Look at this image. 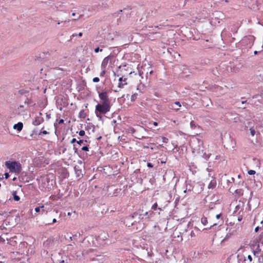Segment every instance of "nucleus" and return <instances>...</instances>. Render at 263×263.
Instances as JSON below:
<instances>
[{
    "label": "nucleus",
    "mask_w": 263,
    "mask_h": 263,
    "mask_svg": "<svg viewBox=\"0 0 263 263\" xmlns=\"http://www.w3.org/2000/svg\"><path fill=\"white\" fill-rule=\"evenodd\" d=\"M110 108V104L98 103L95 107V114L100 120H102V116L101 115H104L109 112Z\"/></svg>",
    "instance_id": "obj_1"
},
{
    "label": "nucleus",
    "mask_w": 263,
    "mask_h": 263,
    "mask_svg": "<svg viewBox=\"0 0 263 263\" xmlns=\"http://www.w3.org/2000/svg\"><path fill=\"white\" fill-rule=\"evenodd\" d=\"M5 165L9 170L10 172L14 173L15 174H19L22 170V165L18 161H7Z\"/></svg>",
    "instance_id": "obj_2"
},
{
    "label": "nucleus",
    "mask_w": 263,
    "mask_h": 263,
    "mask_svg": "<svg viewBox=\"0 0 263 263\" xmlns=\"http://www.w3.org/2000/svg\"><path fill=\"white\" fill-rule=\"evenodd\" d=\"M99 97L100 99V103L110 104V101L106 91H103L101 92H99Z\"/></svg>",
    "instance_id": "obj_3"
},
{
    "label": "nucleus",
    "mask_w": 263,
    "mask_h": 263,
    "mask_svg": "<svg viewBox=\"0 0 263 263\" xmlns=\"http://www.w3.org/2000/svg\"><path fill=\"white\" fill-rule=\"evenodd\" d=\"M153 72L154 71L152 70H151L149 71H146L145 80H144L143 77L141 76V78L143 79V80H140L141 84H142L143 85L149 84L151 80V75L153 73Z\"/></svg>",
    "instance_id": "obj_4"
},
{
    "label": "nucleus",
    "mask_w": 263,
    "mask_h": 263,
    "mask_svg": "<svg viewBox=\"0 0 263 263\" xmlns=\"http://www.w3.org/2000/svg\"><path fill=\"white\" fill-rule=\"evenodd\" d=\"M131 216L135 224L139 223L141 220L144 218V215L143 214L140 213L139 212L134 213V214Z\"/></svg>",
    "instance_id": "obj_5"
},
{
    "label": "nucleus",
    "mask_w": 263,
    "mask_h": 263,
    "mask_svg": "<svg viewBox=\"0 0 263 263\" xmlns=\"http://www.w3.org/2000/svg\"><path fill=\"white\" fill-rule=\"evenodd\" d=\"M39 116L35 117V119L33 120L32 124L34 126H37L43 123L44 121V118L42 117V114L39 112Z\"/></svg>",
    "instance_id": "obj_6"
},
{
    "label": "nucleus",
    "mask_w": 263,
    "mask_h": 263,
    "mask_svg": "<svg viewBox=\"0 0 263 263\" xmlns=\"http://www.w3.org/2000/svg\"><path fill=\"white\" fill-rule=\"evenodd\" d=\"M124 223L126 226L130 227L135 225L134 220L131 215H129L126 217L124 220Z\"/></svg>",
    "instance_id": "obj_7"
},
{
    "label": "nucleus",
    "mask_w": 263,
    "mask_h": 263,
    "mask_svg": "<svg viewBox=\"0 0 263 263\" xmlns=\"http://www.w3.org/2000/svg\"><path fill=\"white\" fill-rule=\"evenodd\" d=\"M181 106L180 103L179 101L175 102L171 104L169 106V107L171 109L175 110V111H178L180 107Z\"/></svg>",
    "instance_id": "obj_8"
},
{
    "label": "nucleus",
    "mask_w": 263,
    "mask_h": 263,
    "mask_svg": "<svg viewBox=\"0 0 263 263\" xmlns=\"http://www.w3.org/2000/svg\"><path fill=\"white\" fill-rule=\"evenodd\" d=\"M109 59V56H107L103 59L101 64V69H106V66L108 63Z\"/></svg>",
    "instance_id": "obj_9"
},
{
    "label": "nucleus",
    "mask_w": 263,
    "mask_h": 263,
    "mask_svg": "<svg viewBox=\"0 0 263 263\" xmlns=\"http://www.w3.org/2000/svg\"><path fill=\"white\" fill-rule=\"evenodd\" d=\"M23 127V124L22 122H18L16 124H15L13 125V128L14 129H16L18 132H20L22 130Z\"/></svg>",
    "instance_id": "obj_10"
},
{
    "label": "nucleus",
    "mask_w": 263,
    "mask_h": 263,
    "mask_svg": "<svg viewBox=\"0 0 263 263\" xmlns=\"http://www.w3.org/2000/svg\"><path fill=\"white\" fill-rule=\"evenodd\" d=\"M237 259L238 263H246V257L243 255L238 254Z\"/></svg>",
    "instance_id": "obj_11"
},
{
    "label": "nucleus",
    "mask_w": 263,
    "mask_h": 263,
    "mask_svg": "<svg viewBox=\"0 0 263 263\" xmlns=\"http://www.w3.org/2000/svg\"><path fill=\"white\" fill-rule=\"evenodd\" d=\"M216 186V181L215 178L213 179L208 185V189H213Z\"/></svg>",
    "instance_id": "obj_12"
},
{
    "label": "nucleus",
    "mask_w": 263,
    "mask_h": 263,
    "mask_svg": "<svg viewBox=\"0 0 263 263\" xmlns=\"http://www.w3.org/2000/svg\"><path fill=\"white\" fill-rule=\"evenodd\" d=\"M126 80V78H125V79L123 80L122 77L120 78H119V82H119V84H118V86H119V87H123V86L124 85H126V83H122V82H123V81H125Z\"/></svg>",
    "instance_id": "obj_13"
},
{
    "label": "nucleus",
    "mask_w": 263,
    "mask_h": 263,
    "mask_svg": "<svg viewBox=\"0 0 263 263\" xmlns=\"http://www.w3.org/2000/svg\"><path fill=\"white\" fill-rule=\"evenodd\" d=\"M74 171H75L76 174H77V177H80V176H83L82 170L81 169H78L76 166H75Z\"/></svg>",
    "instance_id": "obj_14"
},
{
    "label": "nucleus",
    "mask_w": 263,
    "mask_h": 263,
    "mask_svg": "<svg viewBox=\"0 0 263 263\" xmlns=\"http://www.w3.org/2000/svg\"><path fill=\"white\" fill-rule=\"evenodd\" d=\"M16 194H17L16 191H13L12 195H13V199L15 201H18L20 200V197L18 195H17Z\"/></svg>",
    "instance_id": "obj_15"
},
{
    "label": "nucleus",
    "mask_w": 263,
    "mask_h": 263,
    "mask_svg": "<svg viewBox=\"0 0 263 263\" xmlns=\"http://www.w3.org/2000/svg\"><path fill=\"white\" fill-rule=\"evenodd\" d=\"M81 234L80 233H77L76 234H75L74 235H73L72 236H70L69 237V239L70 240H72L73 239H76L78 238H79L80 236H81Z\"/></svg>",
    "instance_id": "obj_16"
},
{
    "label": "nucleus",
    "mask_w": 263,
    "mask_h": 263,
    "mask_svg": "<svg viewBox=\"0 0 263 263\" xmlns=\"http://www.w3.org/2000/svg\"><path fill=\"white\" fill-rule=\"evenodd\" d=\"M190 126L192 129H195L196 127L199 128L200 126L196 124V123L192 121L190 123Z\"/></svg>",
    "instance_id": "obj_17"
},
{
    "label": "nucleus",
    "mask_w": 263,
    "mask_h": 263,
    "mask_svg": "<svg viewBox=\"0 0 263 263\" xmlns=\"http://www.w3.org/2000/svg\"><path fill=\"white\" fill-rule=\"evenodd\" d=\"M86 143H87V140H81V139H79L78 141H77V144H79V145H83V146L85 145H86Z\"/></svg>",
    "instance_id": "obj_18"
},
{
    "label": "nucleus",
    "mask_w": 263,
    "mask_h": 263,
    "mask_svg": "<svg viewBox=\"0 0 263 263\" xmlns=\"http://www.w3.org/2000/svg\"><path fill=\"white\" fill-rule=\"evenodd\" d=\"M24 103H25V104H27V105H29V104H31L32 105H35V104L33 103L32 100L31 99H28V98H27L26 99Z\"/></svg>",
    "instance_id": "obj_19"
},
{
    "label": "nucleus",
    "mask_w": 263,
    "mask_h": 263,
    "mask_svg": "<svg viewBox=\"0 0 263 263\" xmlns=\"http://www.w3.org/2000/svg\"><path fill=\"white\" fill-rule=\"evenodd\" d=\"M86 116H87L86 113L85 112V111L84 110H82L80 111V112L79 113V117L80 118L84 119L86 118Z\"/></svg>",
    "instance_id": "obj_20"
},
{
    "label": "nucleus",
    "mask_w": 263,
    "mask_h": 263,
    "mask_svg": "<svg viewBox=\"0 0 263 263\" xmlns=\"http://www.w3.org/2000/svg\"><path fill=\"white\" fill-rule=\"evenodd\" d=\"M232 235V233H228L224 238L221 240V242L227 241L231 237Z\"/></svg>",
    "instance_id": "obj_21"
},
{
    "label": "nucleus",
    "mask_w": 263,
    "mask_h": 263,
    "mask_svg": "<svg viewBox=\"0 0 263 263\" xmlns=\"http://www.w3.org/2000/svg\"><path fill=\"white\" fill-rule=\"evenodd\" d=\"M89 149V145H87V144L83 146L81 148V151H85V152H88Z\"/></svg>",
    "instance_id": "obj_22"
},
{
    "label": "nucleus",
    "mask_w": 263,
    "mask_h": 263,
    "mask_svg": "<svg viewBox=\"0 0 263 263\" xmlns=\"http://www.w3.org/2000/svg\"><path fill=\"white\" fill-rule=\"evenodd\" d=\"M201 223L205 226L207 223H208V220H207V218L205 217H203L201 218Z\"/></svg>",
    "instance_id": "obj_23"
},
{
    "label": "nucleus",
    "mask_w": 263,
    "mask_h": 263,
    "mask_svg": "<svg viewBox=\"0 0 263 263\" xmlns=\"http://www.w3.org/2000/svg\"><path fill=\"white\" fill-rule=\"evenodd\" d=\"M43 129H44V127H43L41 129V132L40 133H39V135H40L41 134H43V135L49 134V132H47L46 130H44Z\"/></svg>",
    "instance_id": "obj_24"
},
{
    "label": "nucleus",
    "mask_w": 263,
    "mask_h": 263,
    "mask_svg": "<svg viewBox=\"0 0 263 263\" xmlns=\"http://www.w3.org/2000/svg\"><path fill=\"white\" fill-rule=\"evenodd\" d=\"M210 156H211V154H206V153L205 152V153H204L203 154V156H202V157H203L204 159H206V160H207V159H208L210 158Z\"/></svg>",
    "instance_id": "obj_25"
},
{
    "label": "nucleus",
    "mask_w": 263,
    "mask_h": 263,
    "mask_svg": "<svg viewBox=\"0 0 263 263\" xmlns=\"http://www.w3.org/2000/svg\"><path fill=\"white\" fill-rule=\"evenodd\" d=\"M137 96H138V94L137 93H134L133 94L132 97H131V101H135L136 99L137 98Z\"/></svg>",
    "instance_id": "obj_26"
},
{
    "label": "nucleus",
    "mask_w": 263,
    "mask_h": 263,
    "mask_svg": "<svg viewBox=\"0 0 263 263\" xmlns=\"http://www.w3.org/2000/svg\"><path fill=\"white\" fill-rule=\"evenodd\" d=\"M136 129L133 127H130L128 129V132L132 134H135L136 133Z\"/></svg>",
    "instance_id": "obj_27"
},
{
    "label": "nucleus",
    "mask_w": 263,
    "mask_h": 263,
    "mask_svg": "<svg viewBox=\"0 0 263 263\" xmlns=\"http://www.w3.org/2000/svg\"><path fill=\"white\" fill-rule=\"evenodd\" d=\"M44 208V205H42L41 206L36 207L35 208V211L36 213L40 212L41 209H43Z\"/></svg>",
    "instance_id": "obj_28"
},
{
    "label": "nucleus",
    "mask_w": 263,
    "mask_h": 263,
    "mask_svg": "<svg viewBox=\"0 0 263 263\" xmlns=\"http://www.w3.org/2000/svg\"><path fill=\"white\" fill-rule=\"evenodd\" d=\"M250 131L251 135L252 136H254L256 133L255 130L253 128H250Z\"/></svg>",
    "instance_id": "obj_29"
},
{
    "label": "nucleus",
    "mask_w": 263,
    "mask_h": 263,
    "mask_svg": "<svg viewBox=\"0 0 263 263\" xmlns=\"http://www.w3.org/2000/svg\"><path fill=\"white\" fill-rule=\"evenodd\" d=\"M29 92L28 91H26L24 89H21L20 90H18V93L21 95H24V94H25L26 93H28Z\"/></svg>",
    "instance_id": "obj_30"
},
{
    "label": "nucleus",
    "mask_w": 263,
    "mask_h": 263,
    "mask_svg": "<svg viewBox=\"0 0 263 263\" xmlns=\"http://www.w3.org/2000/svg\"><path fill=\"white\" fill-rule=\"evenodd\" d=\"M73 149L74 151V153L77 154V155H79L78 148L76 147V145L75 144L73 145Z\"/></svg>",
    "instance_id": "obj_31"
},
{
    "label": "nucleus",
    "mask_w": 263,
    "mask_h": 263,
    "mask_svg": "<svg viewBox=\"0 0 263 263\" xmlns=\"http://www.w3.org/2000/svg\"><path fill=\"white\" fill-rule=\"evenodd\" d=\"M162 139L163 143H166L168 142V139L167 138L164 137H162Z\"/></svg>",
    "instance_id": "obj_32"
},
{
    "label": "nucleus",
    "mask_w": 263,
    "mask_h": 263,
    "mask_svg": "<svg viewBox=\"0 0 263 263\" xmlns=\"http://www.w3.org/2000/svg\"><path fill=\"white\" fill-rule=\"evenodd\" d=\"M85 131H84V130H80V131L79 132V136H84V135H85Z\"/></svg>",
    "instance_id": "obj_33"
},
{
    "label": "nucleus",
    "mask_w": 263,
    "mask_h": 263,
    "mask_svg": "<svg viewBox=\"0 0 263 263\" xmlns=\"http://www.w3.org/2000/svg\"><path fill=\"white\" fill-rule=\"evenodd\" d=\"M105 69H102V71L100 74V77H103L104 76L106 72Z\"/></svg>",
    "instance_id": "obj_34"
},
{
    "label": "nucleus",
    "mask_w": 263,
    "mask_h": 263,
    "mask_svg": "<svg viewBox=\"0 0 263 263\" xmlns=\"http://www.w3.org/2000/svg\"><path fill=\"white\" fill-rule=\"evenodd\" d=\"M39 135V133L37 132V130L35 129H34L33 131H32V133L31 134V136H32L33 135Z\"/></svg>",
    "instance_id": "obj_35"
},
{
    "label": "nucleus",
    "mask_w": 263,
    "mask_h": 263,
    "mask_svg": "<svg viewBox=\"0 0 263 263\" xmlns=\"http://www.w3.org/2000/svg\"><path fill=\"white\" fill-rule=\"evenodd\" d=\"M157 203H155L152 205V209L154 210H156L157 208Z\"/></svg>",
    "instance_id": "obj_36"
},
{
    "label": "nucleus",
    "mask_w": 263,
    "mask_h": 263,
    "mask_svg": "<svg viewBox=\"0 0 263 263\" xmlns=\"http://www.w3.org/2000/svg\"><path fill=\"white\" fill-rule=\"evenodd\" d=\"M215 204H214V203H210V205H209V209H213L214 208V206H215Z\"/></svg>",
    "instance_id": "obj_37"
},
{
    "label": "nucleus",
    "mask_w": 263,
    "mask_h": 263,
    "mask_svg": "<svg viewBox=\"0 0 263 263\" xmlns=\"http://www.w3.org/2000/svg\"><path fill=\"white\" fill-rule=\"evenodd\" d=\"M99 81H100V79L98 77H95L92 80V81L95 83L98 82Z\"/></svg>",
    "instance_id": "obj_38"
},
{
    "label": "nucleus",
    "mask_w": 263,
    "mask_h": 263,
    "mask_svg": "<svg viewBox=\"0 0 263 263\" xmlns=\"http://www.w3.org/2000/svg\"><path fill=\"white\" fill-rule=\"evenodd\" d=\"M102 51V49H100V48H99V47H97V48H96L95 49V52L96 53H98V52H99V51Z\"/></svg>",
    "instance_id": "obj_39"
},
{
    "label": "nucleus",
    "mask_w": 263,
    "mask_h": 263,
    "mask_svg": "<svg viewBox=\"0 0 263 263\" xmlns=\"http://www.w3.org/2000/svg\"><path fill=\"white\" fill-rule=\"evenodd\" d=\"M248 174L249 175H254L255 174V171L254 170H250L248 171Z\"/></svg>",
    "instance_id": "obj_40"
},
{
    "label": "nucleus",
    "mask_w": 263,
    "mask_h": 263,
    "mask_svg": "<svg viewBox=\"0 0 263 263\" xmlns=\"http://www.w3.org/2000/svg\"><path fill=\"white\" fill-rule=\"evenodd\" d=\"M5 241V238L3 237V236H0V242H4Z\"/></svg>",
    "instance_id": "obj_41"
},
{
    "label": "nucleus",
    "mask_w": 263,
    "mask_h": 263,
    "mask_svg": "<svg viewBox=\"0 0 263 263\" xmlns=\"http://www.w3.org/2000/svg\"><path fill=\"white\" fill-rule=\"evenodd\" d=\"M78 141V140H77V139H76V138H73V139L71 140L70 143H71V144H73V143H74L75 142H77V141Z\"/></svg>",
    "instance_id": "obj_42"
},
{
    "label": "nucleus",
    "mask_w": 263,
    "mask_h": 263,
    "mask_svg": "<svg viewBox=\"0 0 263 263\" xmlns=\"http://www.w3.org/2000/svg\"><path fill=\"white\" fill-rule=\"evenodd\" d=\"M247 258L250 262L252 261V257L250 255H248Z\"/></svg>",
    "instance_id": "obj_43"
},
{
    "label": "nucleus",
    "mask_w": 263,
    "mask_h": 263,
    "mask_svg": "<svg viewBox=\"0 0 263 263\" xmlns=\"http://www.w3.org/2000/svg\"><path fill=\"white\" fill-rule=\"evenodd\" d=\"M0 229H1L2 230L5 229L7 231V229L5 228V225L4 223H3L2 225L0 226Z\"/></svg>",
    "instance_id": "obj_44"
},
{
    "label": "nucleus",
    "mask_w": 263,
    "mask_h": 263,
    "mask_svg": "<svg viewBox=\"0 0 263 263\" xmlns=\"http://www.w3.org/2000/svg\"><path fill=\"white\" fill-rule=\"evenodd\" d=\"M4 175H5V178L6 179L9 177V174L8 173H5Z\"/></svg>",
    "instance_id": "obj_45"
},
{
    "label": "nucleus",
    "mask_w": 263,
    "mask_h": 263,
    "mask_svg": "<svg viewBox=\"0 0 263 263\" xmlns=\"http://www.w3.org/2000/svg\"><path fill=\"white\" fill-rule=\"evenodd\" d=\"M147 166L148 167H153L154 165L152 163L148 162L147 163Z\"/></svg>",
    "instance_id": "obj_46"
},
{
    "label": "nucleus",
    "mask_w": 263,
    "mask_h": 263,
    "mask_svg": "<svg viewBox=\"0 0 263 263\" xmlns=\"http://www.w3.org/2000/svg\"><path fill=\"white\" fill-rule=\"evenodd\" d=\"M134 136L136 138L138 139H142L145 138V137H143V136H142L141 137H138V136H136V135H135V136Z\"/></svg>",
    "instance_id": "obj_47"
},
{
    "label": "nucleus",
    "mask_w": 263,
    "mask_h": 263,
    "mask_svg": "<svg viewBox=\"0 0 263 263\" xmlns=\"http://www.w3.org/2000/svg\"><path fill=\"white\" fill-rule=\"evenodd\" d=\"M217 224V223H214L213 225H211V226H210V227H209V228H205V229H206V230L210 229H211L212 227H214V226H216Z\"/></svg>",
    "instance_id": "obj_48"
},
{
    "label": "nucleus",
    "mask_w": 263,
    "mask_h": 263,
    "mask_svg": "<svg viewBox=\"0 0 263 263\" xmlns=\"http://www.w3.org/2000/svg\"><path fill=\"white\" fill-rule=\"evenodd\" d=\"M143 214L144 215V217H146L145 218L149 217L148 212H146L144 214Z\"/></svg>",
    "instance_id": "obj_49"
},
{
    "label": "nucleus",
    "mask_w": 263,
    "mask_h": 263,
    "mask_svg": "<svg viewBox=\"0 0 263 263\" xmlns=\"http://www.w3.org/2000/svg\"><path fill=\"white\" fill-rule=\"evenodd\" d=\"M190 236L193 237H194L195 236V233L193 231H192L191 233H190Z\"/></svg>",
    "instance_id": "obj_50"
},
{
    "label": "nucleus",
    "mask_w": 263,
    "mask_h": 263,
    "mask_svg": "<svg viewBox=\"0 0 263 263\" xmlns=\"http://www.w3.org/2000/svg\"><path fill=\"white\" fill-rule=\"evenodd\" d=\"M72 247H73V245H71V244H69V245H68L67 246V249H68V250H69V249H72Z\"/></svg>",
    "instance_id": "obj_51"
},
{
    "label": "nucleus",
    "mask_w": 263,
    "mask_h": 263,
    "mask_svg": "<svg viewBox=\"0 0 263 263\" xmlns=\"http://www.w3.org/2000/svg\"><path fill=\"white\" fill-rule=\"evenodd\" d=\"M64 120L63 119H60L59 122H58V123L59 124H63L64 123Z\"/></svg>",
    "instance_id": "obj_52"
},
{
    "label": "nucleus",
    "mask_w": 263,
    "mask_h": 263,
    "mask_svg": "<svg viewBox=\"0 0 263 263\" xmlns=\"http://www.w3.org/2000/svg\"><path fill=\"white\" fill-rule=\"evenodd\" d=\"M221 217V214H217V215H216V218L217 219H219Z\"/></svg>",
    "instance_id": "obj_53"
},
{
    "label": "nucleus",
    "mask_w": 263,
    "mask_h": 263,
    "mask_svg": "<svg viewBox=\"0 0 263 263\" xmlns=\"http://www.w3.org/2000/svg\"><path fill=\"white\" fill-rule=\"evenodd\" d=\"M9 222L8 221H7L6 220H4V222L3 223L4 224V225L5 226H7Z\"/></svg>",
    "instance_id": "obj_54"
},
{
    "label": "nucleus",
    "mask_w": 263,
    "mask_h": 263,
    "mask_svg": "<svg viewBox=\"0 0 263 263\" xmlns=\"http://www.w3.org/2000/svg\"><path fill=\"white\" fill-rule=\"evenodd\" d=\"M57 222V220L55 218L53 219L52 223H48L49 224H51L54 223H55Z\"/></svg>",
    "instance_id": "obj_55"
},
{
    "label": "nucleus",
    "mask_w": 263,
    "mask_h": 263,
    "mask_svg": "<svg viewBox=\"0 0 263 263\" xmlns=\"http://www.w3.org/2000/svg\"><path fill=\"white\" fill-rule=\"evenodd\" d=\"M259 229V227H256L255 229V232H257L258 231Z\"/></svg>",
    "instance_id": "obj_56"
},
{
    "label": "nucleus",
    "mask_w": 263,
    "mask_h": 263,
    "mask_svg": "<svg viewBox=\"0 0 263 263\" xmlns=\"http://www.w3.org/2000/svg\"><path fill=\"white\" fill-rule=\"evenodd\" d=\"M46 118L47 119H49L50 118V114H46Z\"/></svg>",
    "instance_id": "obj_57"
},
{
    "label": "nucleus",
    "mask_w": 263,
    "mask_h": 263,
    "mask_svg": "<svg viewBox=\"0 0 263 263\" xmlns=\"http://www.w3.org/2000/svg\"><path fill=\"white\" fill-rule=\"evenodd\" d=\"M242 219V217H241V216H239V217H238V220L239 221H241Z\"/></svg>",
    "instance_id": "obj_58"
},
{
    "label": "nucleus",
    "mask_w": 263,
    "mask_h": 263,
    "mask_svg": "<svg viewBox=\"0 0 263 263\" xmlns=\"http://www.w3.org/2000/svg\"><path fill=\"white\" fill-rule=\"evenodd\" d=\"M139 73L140 76H142L143 74V72L141 70H139Z\"/></svg>",
    "instance_id": "obj_59"
},
{
    "label": "nucleus",
    "mask_w": 263,
    "mask_h": 263,
    "mask_svg": "<svg viewBox=\"0 0 263 263\" xmlns=\"http://www.w3.org/2000/svg\"><path fill=\"white\" fill-rule=\"evenodd\" d=\"M234 179L233 178H231V180H228L229 182H231L232 181H234Z\"/></svg>",
    "instance_id": "obj_60"
},
{
    "label": "nucleus",
    "mask_w": 263,
    "mask_h": 263,
    "mask_svg": "<svg viewBox=\"0 0 263 263\" xmlns=\"http://www.w3.org/2000/svg\"><path fill=\"white\" fill-rule=\"evenodd\" d=\"M82 34H82V32H80V33L78 34V35L79 37H81V36H82Z\"/></svg>",
    "instance_id": "obj_61"
},
{
    "label": "nucleus",
    "mask_w": 263,
    "mask_h": 263,
    "mask_svg": "<svg viewBox=\"0 0 263 263\" xmlns=\"http://www.w3.org/2000/svg\"><path fill=\"white\" fill-rule=\"evenodd\" d=\"M77 35H78V34H76V33H73V34H72V35H71V37H74V36H77Z\"/></svg>",
    "instance_id": "obj_62"
},
{
    "label": "nucleus",
    "mask_w": 263,
    "mask_h": 263,
    "mask_svg": "<svg viewBox=\"0 0 263 263\" xmlns=\"http://www.w3.org/2000/svg\"><path fill=\"white\" fill-rule=\"evenodd\" d=\"M153 124L155 125V126H157L158 125V123L157 122H154L153 123Z\"/></svg>",
    "instance_id": "obj_63"
},
{
    "label": "nucleus",
    "mask_w": 263,
    "mask_h": 263,
    "mask_svg": "<svg viewBox=\"0 0 263 263\" xmlns=\"http://www.w3.org/2000/svg\"><path fill=\"white\" fill-rule=\"evenodd\" d=\"M246 102H247V101H246V100H245V101H242L241 102V104H243L246 103Z\"/></svg>",
    "instance_id": "obj_64"
}]
</instances>
